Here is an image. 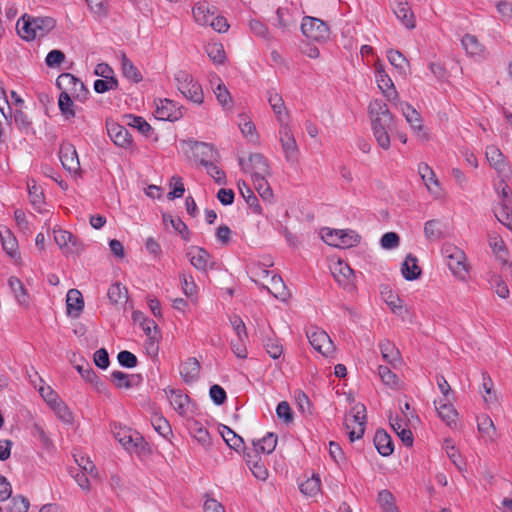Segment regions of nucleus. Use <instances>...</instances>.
<instances>
[{
    "instance_id": "f257e3e1",
    "label": "nucleus",
    "mask_w": 512,
    "mask_h": 512,
    "mask_svg": "<svg viewBox=\"0 0 512 512\" xmlns=\"http://www.w3.org/2000/svg\"><path fill=\"white\" fill-rule=\"evenodd\" d=\"M367 117L372 135L383 150L390 149L393 137H397L403 144L407 143V134L400 130L399 120L383 100L375 98L368 103Z\"/></svg>"
},
{
    "instance_id": "f03ea898",
    "label": "nucleus",
    "mask_w": 512,
    "mask_h": 512,
    "mask_svg": "<svg viewBox=\"0 0 512 512\" xmlns=\"http://www.w3.org/2000/svg\"><path fill=\"white\" fill-rule=\"evenodd\" d=\"M442 255L448 270L456 280L467 283L471 279L472 266L463 249L455 244L445 243Z\"/></svg>"
},
{
    "instance_id": "7ed1b4c3",
    "label": "nucleus",
    "mask_w": 512,
    "mask_h": 512,
    "mask_svg": "<svg viewBox=\"0 0 512 512\" xmlns=\"http://www.w3.org/2000/svg\"><path fill=\"white\" fill-rule=\"evenodd\" d=\"M55 20L51 17H22L17 22L19 36L27 41L42 38L55 27Z\"/></svg>"
},
{
    "instance_id": "20e7f679",
    "label": "nucleus",
    "mask_w": 512,
    "mask_h": 512,
    "mask_svg": "<svg viewBox=\"0 0 512 512\" xmlns=\"http://www.w3.org/2000/svg\"><path fill=\"white\" fill-rule=\"evenodd\" d=\"M174 82L177 90L187 100L198 105L203 103L204 93L202 87L191 74L179 70L174 74Z\"/></svg>"
},
{
    "instance_id": "39448f33",
    "label": "nucleus",
    "mask_w": 512,
    "mask_h": 512,
    "mask_svg": "<svg viewBox=\"0 0 512 512\" xmlns=\"http://www.w3.org/2000/svg\"><path fill=\"white\" fill-rule=\"evenodd\" d=\"M399 105L400 112L415 138L419 142H428L431 139V135L429 129L424 125L420 113L407 102H400Z\"/></svg>"
},
{
    "instance_id": "423d86ee",
    "label": "nucleus",
    "mask_w": 512,
    "mask_h": 512,
    "mask_svg": "<svg viewBox=\"0 0 512 512\" xmlns=\"http://www.w3.org/2000/svg\"><path fill=\"white\" fill-rule=\"evenodd\" d=\"M366 408L362 403H356L345 418V428L350 441L360 439L365 432Z\"/></svg>"
},
{
    "instance_id": "0eeeda50",
    "label": "nucleus",
    "mask_w": 512,
    "mask_h": 512,
    "mask_svg": "<svg viewBox=\"0 0 512 512\" xmlns=\"http://www.w3.org/2000/svg\"><path fill=\"white\" fill-rule=\"evenodd\" d=\"M112 433L114 435V438L128 452L138 453L145 447L143 437L138 432L126 426H123L121 424H114L112 427Z\"/></svg>"
},
{
    "instance_id": "6e6552de",
    "label": "nucleus",
    "mask_w": 512,
    "mask_h": 512,
    "mask_svg": "<svg viewBox=\"0 0 512 512\" xmlns=\"http://www.w3.org/2000/svg\"><path fill=\"white\" fill-rule=\"evenodd\" d=\"M372 66L374 69L375 82L377 84L378 89L382 93V95L389 102L398 101L399 100L398 91L396 90V87H395L392 79L386 73L384 63L380 60L379 57H376Z\"/></svg>"
},
{
    "instance_id": "1a4fd4ad",
    "label": "nucleus",
    "mask_w": 512,
    "mask_h": 512,
    "mask_svg": "<svg viewBox=\"0 0 512 512\" xmlns=\"http://www.w3.org/2000/svg\"><path fill=\"white\" fill-rule=\"evenodd\" d=\"M321 239L328 245L337 248H349L359 242V236L351 230L323 228L320 230Z\"/></svg>"
},
{
    "instance_id": "9d476101",
    "label": "nucleus",
    "mask_w": 512,
    "mask_h": 512,
    "mask_svg": "<svg viewBox=\"0 0 512 512\" xmlns=\"http://www.w3.org/2000/svg\"><path fill=\"white\" fill-rule=\"evenodd\" d=\"M301 31L306 38L320 43L330 37L329 26L323 20L311 16L302 19Z\"/></svg>"
},
{
    "instance_id": "9b49d317",
    "label": "nucleus",
    "mask_w": 512,
    "mask_h": 512,
    "mask_svg": "<svg viewBox=\"0 0 512 512\" xmlns=\"http://www.w3.org/2000/svg\"><path fill=\"white\" fill-rule=\"evenodd\" d=\"M183 144L189 157L199 161L202 166L219 159L218 151L211 144L197 141H185Z\"/></svg>"
},
{
    "instance_id": "f8f14e48",
    "label": "nucleus",
    "mask_w": 512,
    "mask_h": 512,
    "mask_svg": "<svg viewBox=\"0 0 512 512\" xmlns=\"http://www.w3.org/2000/svg\"><path fill=\"white\" fill-rule=\"evenodd\" d=\"M311 346L322 356L328 358L335 352V346L330 336L321 328L310 327L306 332Z\"/></svg>"
},
{
    "instance_id": "ddd939ff",
    "label": "nucleus",
    "mask_w": 512,
    "mask_h": 512,
    "mask_svg": "<svg viewBox=\"0 0 512 512\" xmlns=\"http://www.w3.org/2000/svg\"><path fill=\"white\" fill-rule=\"evenodd\" d=\"M57 86L68 96L80 101L87 98L88 90L84 83L70 73H63L56 80Z\"/></svg>"
},
{
    "instance_id": "4468645a",
    "label": "nucleus",
    "mask_w": 512,
    "mask_h": 512,
    "mask_svg": "<svg viewBox=\"0 0 512 512\" xmlns=\"http://www.w3.org/2000/svg\"><path fill=\"white\" fill-rule=\"evenodd\" d=\"M331 273L335 281L345 290H355V274L350 266L341 259H337L332 262Z\"/></svg>"
},
{
    "instance_id": "2eb2a0df",
    "label": "nucleus",
    "mask_w": 512,
    "mask_h": 512,
    "mask_svg": "<svg viewBox=\"0 0 512 512\" xmlns=\"http://www.w3.org/2000/svg\"><path fill=\"white\" fill-rule=\"evenodd\" d=\"M485 155L489 165L496 171L498 178L511 179L512 169L498 147L488 146Z\"/></svg>"
},
{
    "instance_id": "dca6fc26",
    "label": "nucleus",
    "mask_w": 512,
    "mask_h": 512,
    "mask_svg": "<svg viewBox=\"0 0 512 512\" xmlns=\"http://www.w3.org/2000/svg\"><path fill=\"white\" fill-rule=\"evenodd\" d=\"M155 117L162 121H176L183 116V108L170 99L155 102Z\"/></svg>"
},
{
    "instance_id": "f3484780",
    "label": "nucleus",
    "mask_w": 512,
    "mask_h": 512,
    "mask_svg": "<svg viewBox=\"0 0 512 512\" xmlns=\"http://www.w3.org/2000/svg\"><path fill=\"white\" fill-rule=\"evenodd\" d=\"M380 296L390 311L401 318L409 314L410 310L400 296L394 292L389 286H382Z\"/></svg>"
},
{
    "instance_id": "a211bd4d",
    "label": "nucleus",
    "mask_w": 512,
    "mask_h": 512,
    "mask_svg": "<svg viewBox=\"0 0 512 512\" xmlns=\"http://www.w3.org/2000/svg\"><path fill=\"white\" fill-rule=\"evenodd\" d=\"M418 171L430 195L437 200L443 199L446 193L434 171L426 164H421Z\"/></svg>"
},
{
    "instance_id": "6ab92c4d",
    "label": "nucleus",
    "mask_w": 512,
    "mask_h": 512,
    "mask_svg": "<svg viewBox=\"0 0 512 512\" xmlns=\"http://www.w3.org/2000/svg\"><path fill=\"white\" fill-rule=\"evenodd\" d=\"M215 14L216 7L206 0H198L192 6L194 22L199 26L208 27Z\"/></svg>"
},
{
    "instance_id": "aec40b11",
    "label": "nucleus",
    "mask_w": 512,
    "mask_h": 512,
    "mask_svg": "<svg viewBox=\"0 0 512 512\" xmlns=\"http://www.w3.org/2000/svg\"><path fill=\"white\" fill-rule=\"evenodd\" d=\"M59 158L64 169L71 174H78L80 171V161L74 145L64 143L59 150Z\"/></svg>"
},
{
    "instance_id": "412c9836",
    "label": "nucleus",
    "mask_w": 512,
    "mask_h": 512,
    "mask_svg": "<svg viewBox=\"0 0 512 512\" xmlns=\"http://www.w3.org/2000/svg\"><path fill=\"white\" fill-rule=\"evenodd\" d=\"M391 8L396 18L407 28L416 27L414 13L406 0H390Z\"/></svg>"
},
{
    "instance_id": "4be33fe9",
    "label": "nucleus",
    "mask_w": 512,
    "mask_h": 512,
    "mask_svg": "<svg viewBox=\"0 0 512 512\" xmlns=\"http://www.w3.org/2000/svg\"><path fill=\"white\" fill-rule=\"evenodd\" d=\"M187 257L191 265L199 271L206 272L213 266L211 255L201 247L192 246L187 253Z\"/></svg>"
},
{
    "instance_id": "5701e85b",
    "label": "nucleus",
    "mask_w": 512,
    "mask_h": 512,
    "mask_svg": "<svg viewBox=\"0 0 512 512\" xmlns=\"http://www.w3.org/2000/svg\"><path fill=\"white\" fill-rule=\"evenodd\" d=\"M436 410L440 419L450 428L456 429L459 424L458 412L450 403L449 399H440L435 402Z\"/></svg>"
},
{
    "instance_id": "b1692460",
    "label": "nucleus",
    "mask_w": 512,
    "mask_h": 512,
    "mask_svg": "<svg viewBox=\"0 0 512 512\" xmlns=\"http://www.w3.org/2000/svg\"><path fill=\"white\" fill-rule=\"evenodd\" d=\"M268 103L273 110L279 125L289 122V112L285 106L282 96L274 90L268 91Z\"/></svg>"
},
{
    "instance_id": "393cba45",
    "label": "nucleus",
    "mask_w": 512,
    "mask_h": 512,
    "mask_svg": "<svg viewBox=\"0 0 512 512\" xmlns=\"http://www.w3.org/2000/svg\"><path fill=\"white\" fill-rule=\"evenodd\" d=\"M0 239L2 247L7 255L15 262L20 261V253L18 251V242L13 233L5 226H0Z\"/></svg>"
},
{
    "instance_id": "a878e982",
    "label": "nucleus",
    "mask_w": 512,
    "mask_h": 512,
    "mask_svg": "<svg viewBox=\"0 0 512 512\" xmlns=\"http://www.w3.org/2000/svg\"><path fill=\"white\" fill-rule=\"evenodd\" d=\"M107 131L115 145L122 148L131 146L132 137L124 126L116 123L107 124Z\"/></svg>"
},
{
    "instance_id": "bb28decb",
    "label": "nucleus",
    "mask_w": 512,
    "mask_h": 512,
    "mask_svg": "<svg viewBox=\"0 0 512 512\" xmlns=\"http://www.w3.org/2000/svg\"><path fill=\"white\" fill-rule=\"evenodd\" d=\"M84 308V299L78 289H70L66 296V309L70 317L77 318Z\"/></svg>"
},
{
    "instance_id": "cd10ccee",
    "label": "nucleus",
    "mask_w": 512,
    "mask_h": 512,
    "mask_svg": "<svg viewBox=\"0 0 512 512\" xmlns=\"http://www.w3.org/2000/svg\"><path fill=\"white\" fill-rule=\"evenodd\" d=\"M488 245L492 250L495 258L503 263L507 262L508 249L503 238L495 231H491L488 234Z\"/></svg>"
},
{
    "instance_id": "c85d7f7f",
    "label": "nucleus",
    "mask_w": 512,
    "mask_h": 512,
    "mask_svg": "<svg viewBox=\"0 0 512 512\" xmlns=\"http://www.w3.org/2000/svg\"><path fill=\"white\" fill-rule=\"evenodd\" d=\"M279 134L286 157L293 158L297 151V144L290 128L288 127V122L284 125H280Z\"/></svg>"
},
{
    "instance_id": "c756f323",
    "label": "nucleus",
    "mask_w": 512,
    "mask_h": 512,
    "mask_svg": "<svg viewBox=\"0 0 512 512\" xmlns=\"http://www.w3.org/2000/svg\"><path fill=\"white\" fill-rule=\"evenodd\" d=\"M461 43L468 56L473 58L484 57L485 47L479 42L476 36L466 34L463 36Z\"/></svg>"
},
{
    "instance_id": "7c9ffc66",
    "label": "nucleus",
    "mask_w": 512,
    "mask_h": 512,
    "mask_svg": "<svg viewBox=\"0 0 512 512\" xmlns=\"http://www.w3.org/2000/svg\"><path fill=\"white\" fill-rule=\"evenodd\" d=\"M401 273L402 276L408 281L418 279L422 273V269L418 265V259L411 254L407 255L401 265Z\"/></svg>"
},
{
    "instance_id": "2f4dec72",
    "label": "nucleus",
    "mask_w": 512,
    "mask_h": 512,
    "mask_svg": "<svg viewBox=\"0 0 512 512\" xmlns=\"http://www.w3.org/2000/svg\"><path fill=\"white\" fill-rule=\"evenodd\" d=\"M166 394L174 410L177 411L181 416L185 415L189 408L188 396L181 391L173 389H170L168 392H166Z\"/></svg>"
},
{
    "instance_id": "473e14b6",
    "label": "nucleus",
    "mask_w": 512,
    "mask_h": 512,
    "mask_svg": "<svg viewBox=\"0 0 512 512\" xmlns=\"http://www.w3.org/2000/svg\"><path fill=\"white\" fill-rule=\"evenodd\" d=\"M263 287L275 298L281 301H287L290 297L289 290L284 284L282 278L278 275H272V285L263 283Z\"/></svg>"
},
{
    "instance_id": "72a5a7b5",
    "label": "nucleus",
    "mask_w": 512,
    "mask_h": 512,
    "mask_svg": "<svg viewBox=\"0 0 512 512\" xmlns=\"http://www.w3.org/2000/svg\"><path fill=\"white\" fill-rule=\"evenodd\" d=\"M494 214L500 223L512 231V200L500 201Z\"/></svg>"
},
{
    "instance_id": "f704fd0d",
    "label": "nucleus",
    "mask_w": 512,
    "mask_h": 512,
    "mask_svg": "<svg viewBox=\"0 0 512 512\" xmlns=\"http://www.w3.org/2000/svg\"><path fill=\"white\" fill-rule=\"evenodd\" d=\"M200 372V364L196 358L187 359L180 368V374L186 383L194 382Z\"/></svg>"
},
{
    "instance_id": "c9c22d12",
    "label": "nucleus",
    "mask_w": 512,
    "mask_h": 512,
    "mask_svg": "<svg viewBox=\"0 0 512 512\" xmlns=\"http://www.w3.org/2000/svg\"><path fill=\"white\" fill-rule=\"evenodd\" d=\"M377 504L381 512H400L395 496L386 489L378 492Z\"/></svg>"
},
{
    "instance_id": "e433bc0d",
    "label": "nucleus",
    "mask_w": 512,
    "mask_h": 512,
    "mask_svg": "<svg viewBox=\"0 0 512 512\" xmlns=\"http://www.w3.org/2000/svg\"><path fill=\"white\" fill-rule=\"evenodd\" d=\"M299 489L306 497L316 498L321 492V481L319 476L312 475L299 484Z\"/></svg>"
},
{
    "instance_id": "4c0bfd02",
    "label": "nucleus",
    "mask_w": 512,
    "mask_h": 512,
    "mask_svg": "<svg viewBox=\"0 0 512 512\" xmlns=\"http://www.w3.org/2000/svg\"><path fill=\"white\" fill-rule=\"evenodd\" d=\"M443 223L440 220H428L424 224V236L429 241H438L444 237Z\"/></svg>"
},
{
    "instance_id": "58836bf2",
    "label": "nucleus",
    "mask_w": 512,
    "mask_h": 512,
    "mask_svg": "<svg viewBox=\"0 0 512 512\" xmlns=\"http://www.w3.org/2000/svg\"><path fill=\"white\" fill-rule=\"evenodd\" d=\"M374 444L378 452L383 456H389L394 450L391 437L384 430H378L376 432Z\"/></svg>"
},
{
    "instance_id": "ea45409f",
    "label": "nucleus",
    "mask_w": 512,
    "mask_h": 512,
    "mask_svg": "<svg viewBox=\"0 0 512 512\" xmlns=\"http://www.w3.org/2000/svg\"><path fill=\"white\" fill-rule=\"evenodd\" d=\"M74 366L79 374L83 377V379L93 384L98 390L102 388L103 383L100 381L98 376L93 371L91 365L87 361L82 360L81 363H76Z\"/></svg>"
},
{
    "instance_id": "a19ab883",
    "label": "nucleus",
    "mask_w": 512,
    "mask_h": 512,
    "mask_svg": "<svg viewBox=\"0 0 512 512\" xmlns=\"http://www.w3.org/2000/svg\"><path fill=\"white\" fill-rule=\"evenodd\" d=\"M54 240L61 249L66 250V253L77 252L76 249H73L75 239L70 232L61 229L54 230Z\"/></svg>"
},
{
    "instance_id": "79ce46f5",
    "label": "nucleus",
    "mask_w": 512,
    "mask_h": 512,
    "mask_svg": "<svg viewBox=\"0 0 512 512\" xmlns=\"http://www.w3.org/2000/svg\"><path fill=\"white\" fill-rule=\"evenodd\" d=\"M258 195L261 197L268 212L277 203V198L268 181L258 182Z\"/></svg>"
},
{
    "instance_id": "37998d69",
    "label": "nucleus",
    "mask_w": 512,
    "mask_h": 512,
    "mask_svg": "<svg viewBox=\"0 0 512 512\" xmlns=\"http://www.w3.org/2000/svg\"><path fill=\"white\" fill-rule=\"evenodd\" d=\"M478 430L482 437L494 441L496 439V428L492 419L487 415H481L477 419Z\"/></svg>"
},
{
    "instance_id": "c03bdc74",
    "label": "nucleus",
    "mask_w": 512,
    "mask_h": 512,
    "mask_svg": "<svg viewBox=\"0 0 512 512\" xmlns=\"http://www.w3.org/2000/svg\"><path fill=\"white\" fill-rule=\"evenodd\" d=\"M108 298L113 305H124L128 299L126 287L120 283L112 284L108 289Z\"/></svg>"
},
{
    "instance_id": "a18cd8bd",
    "label": "nucleus",
    "mask_w": 512,
    "mask_h": 512,
    "mask_svg": "<svg viewBox=\"0 0 512 512\" xmlns=\"http://www.w3.org/2000/svg\"><path fill=\"white\" fill-rule=\"evenodd\" d=\"M387 59L399 74H407L408 61L401 52L398 50L390 49L387 51Z\"/></svg>"
},
{
    "instance_id": "49530a36",
    "label": "nucleus",
    "mask_w": 512,
    "mask_h": 512,
    "mask_svg": "<svg viewBox=\"0 0 512 512\" xmlns=\"http://www.w3.org/2000/svg\"><path fill=\"white\" fill-rule=\"evenodd\" d=\"M8 283L14 293L16 301L22 306H27L29 304V295L23 283L16 277H11Z\"/></svg>"
},
{
    "instance_id": "de8ad7c7",
    "label": "nucleus",
    "mask_w": 512,
    "mask_h": 512,
    "mask_svg": "<svg viewBox=\"0 0 512 512\" xmlns=\"http://www.w3.org/2000/svg\"><path fill=\"white\" fill-rule=\"evenodd\" d=\"M205 51L210 60L216 65H221L226 61V54L221 43H208L205 47Z\"/></svg>"
},
{
    "instance_id": "09e8293b",
    "label": "nucleus",
    "mask_w": 512,
    "mask_h": 512,
    "mask_svg": "<svg viewBox=\"0 0 512 512\" xmlns=\"http://www.w3.org/2000/svg\"><path fill=\"white\" fill-rule=\"evenodd\" d=\"M29 501L22 496L11 498L7 504L0 506V512H27Z\"/></svg>"
},
{
    "instance_id": "8fccbe9b",
    "label": "nucleus",
    "mask_w": 512,
    "mask_h": 512,
    "mask_svg": "<svg viewBox=\"0 0 512 512\" xmlns=\"http://www.w3.org/2000/svg\"><path fill=\"white\" fill-rule=\"evenodd\" d=\"M190 434L203 447H208L210 445V434L199 422H193L190 426Z\"/></svg>"
},
{
    "instance_id": "3c124183",
    "label": "nucleus",
    "mask_w": 512,
    "mask_h": 512,
    "mask_svg": "<svg viewBox=\"0 0 512 512\" xmlns=\"http://www.w3.org/2000/svg\"><path fill=\"white\" fill-rule=\"evenodd\" d=\"M380 352L384 361L395 364L399 361V351L394 344L389 341L380 343Z\"/></svg>"
},
{
    "instance_id": "603ef678",
    "label": "nucleus",
    "mask_w": 512,
    "mask_h": 512,
    "mask_svg": "<svg viewBox=\"0 0 512 512\" xmlns=\"http://www.w3.org/2000/svg\"><path fill=\"white\" fill-rule=\"evenodd\" d=\"M121 69L123 75L133 81V82H140L142 80L141 73L139 70L134 66V64L125 56L123 55L121 58Z\"/></svg>"
},
{
    "instance_id": "864d4df0",
    "label": "nucleus",
    "mask_w": 512,
    "mask_h": 512,
    "mask_svg": "<svg viewBox=\"0 0 512 512\" xmlns=\"http://www.w3.org/2000/svg\"><path fill=\"white\" fill-rule=\"evenodd\" d=\"M218 160H212L203 167L206 173L219 185L226 184L225 172L217 165Z\"/></svg>"
},
{
    "instance_id": "5fc2aeb1",
    "label": "nucleus",
    "mask_w": 512,
    "mask_h": 512,
    "mask_svg": "<svg viewBox=\"0 0 512 512\" xmlns=\"http://www.w3.org/2000/svg\"><path fill=\"white\" fill-rule=\"evenodd\" d=\"M214 94L219 104L223 107V109H231L232 107V98L230 96L229 91L227 90L224 83L219 80V83L214 88Z\"/></svg>"
},
{
    "instance_id": "6e6d98bb",
    "label": "nucleus",
    "mask_w": 512,
    "mask_h": 512,
    "mask_svg": "<svg viewBox=\"0 0 512 512\" xmlns=\"http://www.w3.org/2000/svg\"><path fill=\"white\" fill-rule=\"evenodd\" d=\"M75 462L81 469V472L88 474L91 478H98V472L94 463L89 457L84 455H74Z\"/></svg>"
},
{
    "instance_id": "4d7b16f0",
    "label": "nucleus",
    "mask_w": 512,
    "mask_h": 512,
    "mask_svg": "<svg viewBox=\"0 0 512 512\" xmlns=\"http://www.w3.org/2000/svg\"><path fill=\"white\" fill-rule=\"evenodd\" d=\"M163 222L165 225L170 223L175 232L179 233L184 240L189 239V230L187 225L178 217L163 215Z\"/></svg>"
},
{
    "instance_id": "13d9d810",
    "label": "nucleus",
    "mask_w": 512,
    "mask_h": 512,
    "mask_svg": "<svg viewBox=\"0 0 512 512\" xmlns=\"http://www.w3.org/2000/svg\"><path fill=\"white\" fill-rule=\"evenodd\" d=\"M181 289L186 297L195 299L197 295V285L191 275L182 273L180 275Z\"/></svg>"
},
{
    "instance_id": "bf43d9fd",
    "label": "nucleus",
    "mask_w": 512,
    "mask_h": 512,
    "mask_svg": "<svg viewBox=\"0 0 512 512\" xmlns=\"http://www.w3.org/2000/svg\"><path fill=\"white\" fill-rule=\"evenodd\" d=\"M57 417L66 424H71L73 422V414L67 405L59 399L55 404L50 407Z\"/></svg>"
},
{
    "instance_id": "052dcab7",
    "label": "nucleus",
    "mask_w": 512,
    "mask_h": 512,
    "mask_svg": "<svg viewBox=\"0 0 512 512\" xmlns=\"http://www.w3.org/2000/svg\"><path fill=\"white\" fill-rule=\"evenodd\" d=\"M378 374L382 382L392 389L400 387V381L397 376L386 366H379Z\"/></svg>"
},
{
    "instance_id": "680f3d73",
    "label": "nucleus",
    "mask_w": 512,
    "mask_h": 512,
    "mask_svg": "<svg viewBox=\"0 0 512 512\" xmlns=\"http://www.w3.org/2000/svg\"><path fill=\"white\" fill-rule=\"evenodd\" d=\"M222 438L227 443V445L235 450H238L242 444L243 439L238 436L234 431H232L229 427L223 426L220 430Z\"/></svg>"
},
{
    "instance_id": "e2e57ef3",
    "label": "nucleus",
    "mask_w": 512,
    "mask_h": 512,
    "mask_svg": "<svg viewBox=\"0 0 512 512\" xmlns=\"http://www.w3.org/2000/svg\"><path fill=\"white\" fill-rule=\"evenodd\" d=\"M444 450L449 457V459L453 462V464L462 471L463 469V460L461 455L458 453V450L456 449L453 442L449 439H446L444 441Z\"/></svg>"
},
{
    "instance_id": "0e129e2a",
    "label": "nucleus",
    "mask_w": 512,
    "mask_h": 512,
    "mask_svg": "<svg viewBox=\"0 0 512 512\" xmlns=\"http://www.w3.org/2000/svg\"><path fill=\"white\" fill-rule=\"evenodd\" d=\"M276 413L278 418L285 424H291L294 420L292 409L286 401H282L278 404Z\"/></svg>"
},
{
    "instance_id": "69168bd1",
    "label": "nucleus",
    "mask_w": 512,
    "mask_h": 512,
    "mask_svg": "<svg viewBox=\"0 0 512 512\" xmlns=\"http://www.w3.org/2000/svg\"><path fill=\"white\" fill-rule=\"evenodd\" d=\"M118 87V80L116 78H102L94 82V90L97 93H105L114 90Z\"/></svg>"
},
{
    "instance_id": "338daca9",
    "label": "nucleus",
    "mask_w": 512,
    "mask_h": 512,
    "mask_svg": "<svg viewBox=\"0 0 512 512\" xmlns=\"http://www.w3.org/2000/svg\"><path fill=\"white\" fill-rule=\"evenodd\" d=\"M71 98L72 97L68 96L67 93L61 92L58 100L59 108L67 118L74 117L75 115Z\"/></svg>"
},
{
    "instance_id": "774afa93",
    "label": "nucleus",
    "mask_w": 512,
    "mask_h": 512,
    "mask_svg": "<svg viewBox=\"0 0 512 512\" xmlns=\"http://www.w3.org/2000/svg\"><path fill=\"white\" fill-rule=\"evenodd\" d=\"M203 512H226L224 506L208 494L204 496Z\"/></svg>"
}]
</instances>
